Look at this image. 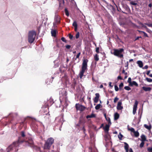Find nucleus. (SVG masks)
Masks as SVG:
<instances>
[{
  "label": "nucleus",
  "mask_w": 152,
  "mask_h": 152,
  "mask_svg": "<svg viewBox=\"0 0 152 152\" xmlns=\"http://www.w3.org/2000/svg\"><path fill=\"white\" fill-rule=\"evenodd\" d=\"M19 146V140L13 142L7 148V152H17Z\"/></svg>",
  "instance_id": "f257e3e1"
},
{
  "label": "nucleus",
  "mask_w": 152,
  "mask_h": 152,
  "mask_svg": "<svg viewBox=\"0 0 152 152\" xmlns=\"http://www.w3.org/2000/svg\"><path fill=\"white\" fill-rule=\"evenodd\" d=\"M88 62V60L86 59H84L83 60V62L82 64V69L79 74L80 78H82L84 72L88 69L87 63Z\"/></svg>",
  "instance_id": "f03ea898"
},
{
  "label": "nucleus",
  "mask_w": 152,
  "mask_h": 152,
  "mask_svg": "<svg viewBox=\"0 0 152 152\" xmlns=\"http://www.w3.org/2000/svg\"><path fill=\"white\" fill-rule=\"evenodd\" d=\"M124 50L123 48L114 49L113 50V52H111V53L114 56L121 58L123 57Z\"/></svg>",
  "instance_id": "7ed1b4c3"
},
{
  "label": "nucleus",
  "mask_w": 152,
  "mask_h": 152,
  "mask_svg": "<svg viewBox=\"0 0 152 152\" xmlns=\"http://www.w3.org/2000/svg\"><path fill=\"white\" fill-rule=\"evenodd\" d=\"M54 141V139L52 137L49 138L46 142L44 145V149H49Z\"/></svg>",
  "instance_id": "20e7f679"
},
{
  "label": "nucleus",
  "mask_w": 152,
  "mask_h": 152,
  "mask_svg": "<svg viewBox=\"0 0 152 152\" xmlns=\"http://www.w3.org/2000/svg\"><path fill=\"white\" fill-rule=\"evenodd\" d=\"M36 33L34 31H29L28 36V41L31 43H32L34 41Z\"/></svg>",
  "instance_id": "39448f33"
},
{
  "label": "nucleus",
  "mask_w": 152,
  "mask_h": 152,
  "mask_svg": "<svg viewBox=\"0 0 152 152\" xmlns=\"http://www.w3.org/2000/svg\"><path fill=\"white\" fill-rule=\"evenodd\" d=\"M23 142H25L27 145L31 147H33L34 146L33 141L31 138H29L27 141H24Z\"/></svg>",
  "instance_id": "423d86ee"
},
{
  "label": "nucleus",
  "mask_w": 152,
  "mask_h": 152,
  "mask_svg": "<svg viewBox=\"0 0 152 152\" xmlns=\"http://www.w3.org/2000/svg\"><path fill=\"white\" fill-rule=\"evenodd\" d=\"M75 107L77 110L81 111H84L86 109L85 107L79 104H75Z\"/></svg>",
  "instance_id": "0eeeda50"
},
{
  "label": "nucleus",
  "mask_w": 152,
  "mask_h": 152,
  "mask_svg": "<svg viewBox=\"0 0 152 152\" xmlns=\"http://www.w3.org/2000/svg\"><path fill=\"white\" fill-rule=\"evenodd\" d=\"M138 104V102L136 100L135 101L134 105L133 106V113L134 115L136 112V111L137 108V106Z\"/></svg>",
  "instance_id": "6e6552de"
},
{
  "label": "nucleus",
  "mask_w": 152,
  "mask_h": 152,
  "mask_svg": "<svg viewBox=\"0 0 152 152\" xmlns=\"http://www.w3.org/2000/svg\"><path fill=\"white\" fill-rule=\"evenodd\" d=\"M122 102L121 101H119L118 103L117 106V109L118 110H122L123 107L121 106Z\"/></svg>",
  "instance_id": "1a4fd4ad"
},
{
  "label": "nucleus",
  "mask_w": 152,
  "mask_h": 152,
  "mask_svg": "<svg viewBox=\"0 0 152 152\" xmlns=\"http://www.w3.org/2000/svg\"><path fill=\"white\" fill-rule=\"evenodd\" d=\"M55 23H53L54 25L55 24H56V23L57 24L58 23H59L60 22V18L59 16L58 15H56L55 17Z\"/></svg>",
  "instance_id": "9d476101"
},
{
  "label": "nucleus",
  "mask_w": 152,
  "mask_h": 152,
  "mask_svg": "<svg viewBox=\"0 0 152 152\" xmlns=\"http://www.w3.org/2000/svg\"><path fill=\"white\" fill-rule=\"evenodd\" d=\"M96 97L94 99V102L95 103H97L99 101V95L98 93L95 94Z\"/></svg>",
  "instance_id": "9b49d317"
},
{
  "label": "nucleus",
  "mask_w": 152,
  "mask_h": 152,
  "mask_svg": "<svg viewBox=\"0 0 152 152\" xmlns=\"http://www.w3.org/2000/svg\"><path fill=\"white\" fill-rule=\"evenodd\" d=\"M142 88L145 91H150L151 90V88L149 87L143 86L142 87Z\"/></svg>",
  "instance_id": "f8f14e48"
},
{
  "label": "nucleus",
  "mask_w": 152,
  "mask_h": 152,
  "mask_svg": "<svg viewBox=\"0 0 152 152\" xmlns=\"http://www.w3.org/2000/svg\"><path fill=\"white\" fill-rule=\"evenodd\" d=\"M72 26L74 27L75 31H77V25L76 21H74L73 22L72 24Z\"/></svg>",
  "instance_id": "ddd939ff"
},
{
  "label": "nucleus",
  "mask_w": 152,
  "mask_h": 152,
  "mask_svg": "<svg viewBox=\"0 0 152 152\" xmlns=\"http://www.w3.org/2000/svg\"><path fill=\"white\" fill-rule=\"evenodd\" d=\"M137 64L140 67L142 68V67L143 64L142 61H137Z\"/></svg>",
  "instance_id": "4468645a"
},
{
  "label": "nucleus",
  "mask_w": 152,
  "mask_h": 152,
  "mask_svg": "<svg viewBox=\"0 0 152 152\" xmlns=\"http://www.w3.org/2000/svg\"><path fill=\"white\" fill-rule=\"evenodd\" d=\"M96 117V115L94 114V113H92L90 115H88L86 116V118L87 119H88L89 118H95Z\"/></svg>",
  "instance_id": "2eb2a0df"
},
{
  "label": "nucleus",
  "mask_w": 152,
  "mask_h": 152,
  "mask_svg": "<svg viewBox=\"0 0 152 152\" xmlns=\"http://www.w3.org/2000/svg\"><path fill=\"white\" fill-rule=\"evenodd\" d=\"M109 126L107 124H106L105 127L104 128V129L105 132H107L109 130Z\"/></svg>",
  "instance_id": "dca6fc26"
},
{
  "label": "nucleus",
  "mask_w": 152,
  "mask_h": 152,
  "mask_svg": "<svg viewBox=\"0 0 152 152\" xmlns=\"http://www.w3.org/2000/svg\"><path fill=\"white\" fill-rule=\"evenodd\" d=\"M138 86V84L137 83L135 82V81H133L132 82V83L130 84V85H129V86Z\"/></svg>",
  "instance_id": "f3484780"
},
{
  "label": "nucleus",
  "mask_w": 152,
  "mask_h": 152,
  "mask_svg": "<svg viewBox=\"0 0 152 152\" xmlns=\"http://www.w3.org/2000/svg\"><path fill=\"white\" fill-rule=\"evenodd\" d=\"M124 144H125L124 149L126 151H127V150H129V145L126 142H124Z\"/></svg>",
  "instance_id": "a211bd4d"
},
{
  "label": "nucleus",
  "mask_w": 152,
  "mask_h": 152,
  "mask_svg": "<svg viewBox=\"0 0 152 152\" xmlns=\"http://www.w3.org/2000/svg\"><path fill=\"white\" fill-rule=\"evenodd\" d=\"M141 141L145 142L146 141V138L144 134H142L141 135Z\"/></svg>",
  "instance_id": "6ab92c4d"
},
{
  "label": "nucleus",
  "mask_w": 152,
  "mask_h": 152,
  "mask_svg": "<svg viewBox=\"0 0 152 152\" xmlns=\"http://www.w3.org/2000/svg\"><path fill=\"white\" fill-rule=\"evenodd\" d=\"M52 36L53 37H56V30H52L51 31Z\"/></svg>",
  "instance_id": "aec40b11"
},
{
  "label": "nucleus",
  "mask_w": 152,
  "mask_h": 152,
  "mask_svg": "<svg viewBox=\"0 0 152 152\" xmlns=\"http://www.w3.org/2000/svg\"><path fill=\"white\" fill-rule=\"evenodd\" d=\"M119 114L117 113H115L114 114V119L115 120H117L119 118Z\"/></svg>",
  "instance_id": "412c9836"
},
{
  "label": "nucleus",
  "mask_w": 152,
  "mask_h": 152,
  "mask_svg": "<svg viewBox=\"0 0 152 152\" xmlns=\"http://www.w3.org/2000/svg\"><path fill=\"white\" fill-rule=\"evenodd\" d=\"M144 127L146 129H147L148 130H150L151 129V126L150 125L149 126H148L147 125L145 124L144 125Z\"/></svg>",
  "instance_id": "4be33fe9"
},
{
  "label": "nucleus",
  "mask_w": 152,
  "mask_h": 152,
  "mask_svg": "<svg viewBox=\"0 0 152 152\" xmlns=\"http://www.w3.org/2000/svg\"><path fill=\"white\" fill-rule=\"evenodd\" d=\"M134 136L135 137H137L139 135V134L138 131H134Z\"/></svg>",
  "instance_id": "5701e85b"
},
{
  "label": "nucleus",
  "mask_w": 152,
  "mask_h": 152,
  "mask_svg": "<svg viewBox=\"0 0 152 152\" xmlns=\"http://www.w3.org/2000/svg\"><path fill=\"white\" fill-rule=\"evenodd\" d=\"M101 106V105L100 104H97L95 107V108L96 110H99Z\"/></svg>",
  "instance_id": "b1692460"
},
{
  "label": "nucleus",
  "mask_w": 152,
  "mask_h": 152,
  "mask_svg": "<svg viewBox=\"0 0 152 152\" xmlns=\"http://www.w3.org/2000/svg\"><path fill=\"white\" fill-rule=\"evenodd\" d=\"M138 31L140 33H143L144 34V35L145 37H148V35L146 33H145V32L142 31H140L139 30H138Z\"/></svg>",
  "instance_id": "393cba45"
},
{
  "label": "nucleus",
  "mask_w": 152,
  "mask_h": 152,
  "mask_svg": "<svg viewBox=\"0 0 152 152\" xmlns=\"http://www.w3.org/2000/svg\"><path fill=\"white\" fill-rule=\"evenodd\" d=\"M123 137V135L121 134V133H120L118 135V138L120 140H122Z\"/></svg>",
  "instance_id": "a878e982"
},
{
  "label": "nucleus",
  "mask_w": 152,
  "mask_h": 152,
  "mask_svg": "<svg viewBox=\"0 0 152 152\" xmlns=\"http://www.w3.org/2000/svg\"><path fill=\"white\" fill-rule=\"evenodd\" d=\"M94 59L96 61H97L99 60V58L97 54H96L94 56Z\"/></svg>",
  "instance_id": "bb28decb"
},
{
  "label": "nucleus",
  "mask_w": 152,
  "mask_h": 152,
  "mask_svg": "<svg viewBox=\"0 0 152 152\" xmlns=\"http://www.w3.org/2000/svg\"><path fill=\"white\" fill-rule=\"evenodd\" d=\"M106 120L108 122L109 124H111V122L110 121V119L109 117H107L106 118H105Z\"/></svg>",
  "instance_id": "cd10ccee"
},
{
  "label": "nucleus",
  "mask_w": 152,
  "mask_h": 152,
  "mask_svg": "<svg viewBox=\"0 0 152 152\" xmlns=\"http://www.w3.org/2000/svg\"><path fill=\"white\" fill-rule=\"evenodd\" d=\"M124 88L125 90L127 91H129L131 89V88L129 86H126Z\"/></svg>",
  "instance_id": "c85d7f7f"
},
{
  "label": "nucleus",
  "mask_w": 152,
  "mask_h": 152,
  "mask_svg": "<svg viewBox=\"0 0 152 152\" xmlns=\"http://www.w3.org/2000/svg\"><path fill=\"white\" fill-rule=\"evenodd\" d=\"M145 79L148 82H152V79L151 78H148L147 77Z\"/></svg>",
  "instance_id": "c756f323"
},
{
  "label": "nucleus",
  "mask_w": 152,
  "mask_h": 152,
  "mask_svg": "<svg viewBox=\"0 0 152 152\" xmlns=\"http://www.w3.org/2000/svg\"><path fill=\"white\" fill-rule=\"evenodd\" d=\"M128 82L129 84V85H130V84L132 83V82L131 78V77H129L128 80Z\"/></svg>",
  "instance_id": "7c9ffc66"
},
{
  "label": "nucleus",
  "mask_w": 152,
  "mask_h": 152,
  "mask_svg": "<svg viewBox=\"0 0 152 152\" xmlns=\"http://www.w3.org/2000/svg\"><path fill=\"white\" fill-rule=\"evenodd\" d=\"M144 142L142 141V142L140 144V147L141 148H142L143 146L144 145Z\"/></svg>",
  "instance_id": "2f4dec72"
},
{
  "label": "nucleus",
  "mask_w": 152,
  "mask_h": 152,
  "mask_svg": "<svg viewBox=\"0 0 152 152\" xmlns=\"http://www.w3.org/2000/svg\"><path fill=\"white\" fill-rule=\"evenodd\" d=\"M128 130L131 131V132H134L135 131L134 129V128H129Z\"/></svg>",
  "instance_id": "473e14b6"
},
{
  "label": "nucleus",
  "mask_w": 152,
  "mask_h": 152,
  "mask_svg": "<svg viewBox=\"0 0 152 152\" xmlns=\"http://www.w3.org/2000/svg\"><path fill=\"white\" fill-rule=\"evenodd\" d=\"M65 11L66 15L67 16H69V13L68 11L66 9H65Z\"/></svg>",
  "instance_id": "72a5a7b5"
},
{
  "label": "nucleus",
  "mask_w": 152,
  "mask_h": 152,
  "mask_svg": "<svg viewBox=\"0 0 152 152\" xmlns=\"http://www.w3.org/2000/svg\"><path fill=\"white\" fill-rule=\"evenodd\" d=\"M147 151L148 152H152V147H149L148 148Z\"/></svg>",
  "instance_id": "f704fd0d"
},
{
  "label": "nucleus",
  "mask_w": 152,
  "mask_h": 152,
  "mask_svg": "<svg viewBox=\"0 0 152 152\" xmlns=\"http://www.w3.org/2000/svg\"><path fill=\"white\" fill-rule=\"evenodd\" d=\"M61 40L64 42L66 43L67 42L66 40L65 39V38L64 37H62L61 39Z\"/></svg>",
  "instance_id": "c9c22d12"
},
{
  "label": "nucleus",
  "mask_w": 152,
  "mask_h": 152,
  "mask_svg": "<svg viewBox=\"0 0 152 152\" xmlns=\"http://www.w3.org/2000/svg\"><path fill=\"white\" fill-rule=\"evenodd\" d=\"M119 99L117 97H115L114 100V103H116L117 101Z\"/></svg>",
  "instance_id": "e433bc0d"
},
{
  "label": "nucleus",
  "mask_w": 152,
  "mask_h": 152,
  "mask_svg": "<svg viewBox=\"0 0 152 152\" xmlns=\"http://www.w3.org/2000/svg\"><path fill=\"white\" fill-rule=\"evenodd\" d=\"M124 86V84L122 83H121L120 85H119V87L120 89H121Z\"/></svg>",
  "instance_id": "4c0bfd02"
},
{
  "label": "nucleus",
  "mask_w": 152,
  "mask_h": 152,
  "mask_svg": "<svg viewBox=\"0 0 152 152\" xmlns=\"http://www.w3.org/2000/svg\"><path fill=\"white\" fill-rule=\"evenodd\" d=\"M115 89L116 91H117L118 90V88L117 85H115L114 86Z\"/></svg>",
  "instance_id": "58836bf2"
},
{
  "label": "nucleus",
  "mask_w": 152,
  "mask_h": 152,
  "mask_svg": "<svg viewBox=\"0 0 152 152\" xmlns=\"http://www.w3.org/2000/svg\"><path fill=\"white\" fill-rule=\"evenodd\" d=\"M130 4L133 5H136L137 4V3H135L134 2L132 1L130 2Z\"/></svg>",
  "instance_id": "ea45409f"
},
{
  "label": "nucleus",
  "mask_w": 152,
  "mask_h": 152,
  "mask_svg": "<svg viewBox=\"0 0 152 152\" xmlns=\"http://www.w3.org/2000/svg\"><path fill=\"white\" fill-rule=\"evenodd\" d=\"M145 24L147 25L149 27H152V23L149 24L147 23H145Z\"/></svg>",
  "instance_id": "a19ab883"
},
{
  "label": "nucleus",
  "mask_w": 152,
  "mask_h": 152,
  "mask_svg": "<svg viewBox=\"0 0 152 152\" xmlns=\"http://www.w3.org/2000/svg\"><path fill=\"white\" fill-rule=\"evenodd\" d=\"M69 38L70 39H72V38L73 37V36L71 34H69Z\"/></svg>",
  "instance_id": "79ce46f5"
},
{
  "label": "nucleus",
  "mask_w": 152,
  "mask_h": 152,
  "mask_svg": "<svg viewBox=\"0 0 152 152\" xmlns=\"http://www.w3.org/2000/svg\"><path fill=\"white\" fill-rule=\"evenodd\" d=\"M80 52H79V53L77 54V55L76 56V58H75V60H76V59L77 58H79V56H80Z\"/></svg>",
  "instance_id": "37998d69"
},
{
  "label": "nucleus",
  "mask_w": 152,
  "mask_h": 152,
  "mask_svg": "<svg viewBox=\"0 0 152 152\" xmlns=\"http://www.w3.org/2000/svg\"><path fill=\"white\" fill-rule=\"evenodd\" d=\"M79 37V32H78L76 35V39H78Z\"/></svg>",
  "instance_id": "c03bdc74"
},
{
  "label": "nucleus",
  "mask_w": 152,
  "mask_h": 152,
  "mask_svg": "<svg viewBox=\"0 0 152 152\" xmlns=\"http://www.w3.org/2000/svg\"><path fill=\"white\" fill-rule=\"evenodd\" d=\"M21 135L22 137H24L25 136L24 132L23 131H22L21 132Z\"/></svg>",
  "instance_id": "a18cd8bd"
},
{
  "label": "nucleus",
  "mask_w": 152,
  "mask_h": 152,
  "mask_svg": "<svg viewBox=\"0 0 152 152\" xmlns=\"http://www.w3.org/2000/svg\"><path fill=\"white\" fill-rule=\"evenodd\" d=\"M141 25H142V27H143L146 29H148V28H147V26L145 25H144L143 24L141 23Z\"/></svg>",
  "instance_id": "49530a36"
},
{
  "label": "nucleus",
  "mask_w": 152,
  "mask_h": 152,
  "mask_svg": "<svg viewBox=\"0 0 152 152\" xmlns=\"http://www.w3.org/2000/svg\"><path fill=\"white\" fill-rule=\"evenodd\" d=\"M66 47L67 49H69L70 48L71 46L70 45H66Z\"/></svg>",
  "instance_id": "de8ad7c7"
},
{
  "label": "nucleus",
  "mask_w": 152,
  "mask_h": 152,
  "mask_svg": "<svg viewBox=\"0 0 152 152\" xmlns=\"http://www.w3.org/2000/svg\"><path fill=\"white\" fill-rule=\"evenodd\" d=\"M148 66L147 65L145 66L144 67H143L142 69H148Z\"/></svg>",
  "instance_id": "09e8293b"
},
{
  "label": "nucleus",
  "mask_w": 152,
  "mask_h": 152,
  "mask_svg": "<svg viewBox=\"0 0 152 152\" xmlns=\"http://www.w3.org/2000/svg\"><path fill=\"white\" fill-rule=\"evenodd\" d=\"M117 78L118 79L122 80V77L120 76H118V77Z\"/></svg>",
  "instance_id": "8fccbe9b"
},
{
  "label": "nucleus",
  "mask_w": 152,
  "mask_h": 152,
  "mask_svg": "<svg viewBox=\"0 0 152 152\" xmlns=\"http://www.w3.org/2000/svg\"><path fill=\"white\" fill-rule=\"evenodd\" d=\"M112 83L111 82H110L109 83V86L110 87L112 88L113 87V86L111 85Z\"/></svg>",
  "instance_id": "3c124183"
},
{
  "label": "nucleus",
  "mask_w": 152,
  "mask_h": 152,
  "mask_svg": "<svg viewBox=\"0 0 152 152\" xmlns=\"http://www.w3.org/2000/svg\"><path fill=\"white\" fill-rule=\"evenodd\" d=\"M150 70L147 71V73H146L147 75H149L150 74Z\"/></svg>",
  "instance_id": "603ef678"
},
{
  "label": "nucleus",
  "mask_w": 152,
  "mask_h": 152,
  "mask_svg": "<svg viewBox=\"0 0 152 152\" xmlns=\"http://www.w3.org/2000/svg\"><path fill=\"white\" fill-rule=\"evenodd\" d=\"M129 65V62L128 61H127L126 63V67H128V66Z\"/></svg>",
  "instance_id": "864d4df0"
},
{
  "label": "nucleus",
  "mask_w": 152,
  "mask_h": 152,
  "mask_svg": "<svg viewBox=\"0 0 152 152\" xmlns=\"http://www.w3.org/2000/svg\"><path fill=\"white\" fill-rule=\"evenodd\" d=\"M129 152H133V151H132V148H130L129 150Z\"/></svg>",
  "instance_id": "5fc2aeb1"
},
{
  "label": "nucleus",
  "mask_w": 152,
  "mask_h": 152,
  "mask_svg": "<svg viewBox=\"0 0 152 152\" xmlns=\"http://www.w3.org/2000/svg\"><path fill=\"white\" fill-rule=\"evenodd\" d=\"M99 48H96V52L98 53L99 51Z\"/></svg>",
  "instance_id": "6e6d98bb"
},
{
  "label": "nucleus",
  "mask_w": 152,
  "mask_h": 152,
  "mask_svg": "<svg viewBox=\"0 0 152 152\" xmlns=\"http://www.w3.org/2000/svg\"><path fill=\"white\" fill-rule=\"evenodd\" d=\"M148 6L150 7H151L152 6V4L151 3H150V4H149L148 5Z\"/></svg>",
  "instance_id": "4d7b16f0"
},
{
  "label": "nucleus",
  "mask_w": 152,
  "mask_h": 152,
  "mask_svg": "<svg viewBox=\"0 0 152 152\" xmlns=\"http://www.w3.org/2000/svg\"><path fill=\"white\" fill-rule=\"evenodd\" d=\"M82 129L83 130L84 132L85 133V132L86 131V129L84 128V127H83L82 128Z\"/></svg>",
  "instance_id": "13d9d810"
},
{
  "label": "nucleus",
  "mask_w": 152,
  "mask_h": 152,
  "mask_svg": "<svg viewBox=\"0 0 152 152\" xmlns=\"http://www.w3.org/2000/svg\"><path fill=\"white\" fill-rule=\"evenodd\" d=\"M103 87V86L102 85H101L100 86V88H102Z\"/></svg>",
  "instance_id": "bf43d9fd"
},
{
  "label": "nucleus",
  "mask_w": 152,
  "mask_h": 152,
  "mask_svg": "<svg viewBox=\"0 0 152 152\" xmlns=\"http://www.w3.org/2000/svg\"><path fill=\"white\" fill-rule=\"evenodd\" d=\"M125 73V71L124 69H123L122 71V73Z\"/></svg>",
  "instance_id": "052dcab7"
},
{
  "label": "nucleus",
  "mask_w": 152,
  "mask_h": 152,
  "mask_svg": "<svg viewBox=\"0 0 152 152\" xmlns=\"http://www.w3.org/2000/svg\"><path fill=\"white\" fill-rule=\"evenodd\" d=\"M149 76H150V77H152V74H150L149 75Z\"/></svg>",
  "instance_id": "680f3d73"
},
{
  "label": "nucleus",
  "mask_w": 152,
  "mask_h": 152,
  "mask_svg": "<svg viewBox=\"0 0 152 152\" xmlns=\"http://www.w3.org/2000/svg\"><path fill=\"white\" fill-rule=\"evenodd\" d=\"M104 116L105 118H106V117H107L106 116V114L105 113H104Z\"/></svg>",
  "instance_id": "e2e57ef3"
},
{
  "label": "nucleus",
  "mask_w": 152,
  "mask_h": 152,
  "mask_svg": "<svg viewBox=\"0 0 152 152\" xmlns=\"http://www.w3.org/2000/svg\"><path fill=\"white\" fill-rule=\"evenodd\" d=\"M133 59H130L129 60V62H130L131 61H133Z\"/></svg>",
  "instance_id": "0e129e2a"
},
{
  "label": "nucleus",
  "mask_w": 152,
  "mask_h": 152,
  "mask_svg": "<svg viewBox=\"0 0 152 152\" xmlns=\"http://www.w3.org/2000/svg\"><path fill=\"white\" fill-rule=\"evenodd\" d=\"M139 38H141V37H137V39H138Z\"/></svg>",
  "instance_id": "69168bd1"
},
{
  "label": "nucleus",
  "mask_w": 152,
  "mask_h": 152,
  "mask_svg": "<svg viewBox=\"0 0 152 152\" xmlns=\"http://www.w3.org/2000/svg\"><path fill=\"white\" fill-rule=\"evenodd\" d=\"M109 101H107V104H109Z\"/></svg>",
  "instance_id": "338daca9"
},
{
  "label": "nucleus",
  "mask_w": 152,
  "mask_h": 152,
  "mask_svg": "<svg viewBox=\"0 0 152 152\" xmlns=\"http://www.w3.org/2000/svg\"><path fill=\"white\" fill-rule=\"evenodd\" d=\"M127 76H125V77H124V78L125 79L126 78H127Z\"/></svg>",
  "instance_id": "774afa93"
}]
</instances>
